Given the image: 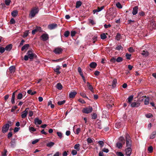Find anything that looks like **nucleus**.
<instances>
[{
  "label": "nucleus",
  "mask_w": 156,
  "mask_h": 156,
  "mask_svg": "<svg viewBox=\"0 0 156 156\" xmlns=\"http://www.w3.org/2000/svg\"><path fill=\"white\" fill-rule=\"evenodd\" d=\"M126 147H132V140L129 134H126Z\"/></svg>",
  "instance_id": "2"
},
{
  "label": "nucleus",
  "mask_w": 156,
  "mask_h": 156,
  "mask_svg": "<svg viewBox=\"0 0 156 156\" xmlns=\"http://www.w3.org/2000/svg\"><path fill=\"white\" fill-rule=\"evenodd\" d=\"M119 142H121L123 144H125V140L123 136H120L119 138Z\"/></svg>",
  "instance_id": "23"
},
{
  "label": "nucleus",
  "mask_w": 156,
  "mask_h": 156,
  "mask_svg": "<svg viewBox=\"0 0 156 156\" xmlns=\"http://www.w3.org/2000/svg\"><path fill=\"white\" fill-rule=\"evenodd\" d=\"M18 11L16 10H14L11 12L12 16L14 17H16L18 15Z\"/></svg>",
  "instance_id": "19"
},
{
  "label": "nucleus",
  "mask_w": 156,
  "mask_h": 156,
  "mask_svg": "<svg viewBox=\"0 0 156 156\" xmlns=\"http://www.w3.org/2000/svg\"><path fill=\"white\" fill-rule=\"evenodd\" d=\"M77 92L76 91L71 92L69 95V97L70 98H73L76 94Z\"/></svg>",
  "instance_id": "14"
},
{
  "label": "nucleus",
  "mask_w": 156,
  "mask_h": 156,
  "mask_svg": "<svg viewBox=\"0 0 156 156\" xmlns=\"http://www.w3.org/2000/svg\"><path fill=\"white\" fill-rule=\"evenodd\" d=\"M87 86L89 89L92 92H93V86L91 85L89 82H87Z\"/></svg>",
  "instance_id": "22"
},
{
  "label": "nucleus",
  "mask_w": 156,
  "mask_h": 156,
  "mask_svg": "<svg viewBox=\"0 0 156 156\" xmlns=\"http://www.w3.org/2000/svg\"><path fill=\"white\" fill-rule=\"evenodd\" d=\"M110 62L112 63H115L116 61V58L114 57L110 59Z\"/></svg>",
  "instance_id": "46"
},
{
  "label": "nucleus",
  "mask_w": 156,
  "mask_h": 156,
  "mask_svg": "<svg viewBox=\"0 0 156 156\" xmlns=\"http://www.w3.org/2000/svg\"><path fill=\"white\" fill-rule=\"evenodd\" d=\"M58 26L57 24L56 23H51L48 26V28L50 30H52L56 28Z\"/></svg>",
  "instance_id": "8"
},
{
  "label": "nucleus",
  "mask_w": 156,
  "mask_h": 156,
  "mask_svg": "<svg viewBox=\"0 0 156 156\" xmlns=\"http://www.w3.org/2000/svg\"><path fill=\"white\" fill-rule=\"evenodd\" d=\"M99 145L101 146V147H102L104 146V142L102 141H99L98 142Z\"/></svg>",
  "instance_id": "52"
},
{
  "label": "nucleus",
  "mask_w": 156,
  "mask_h": 156,
  "mask_svg": "<svg viewBox=\"0 0 156 156\" xmlns=\"http://www.w3.org/2000/svg\"><path fill=\"white\" fill-rule=\"evenodd\" d=\"M57 134L58 136L60 137V139L62 137V133L61 132H57Z\"/></svg>",
  "instance_id": "59"
},
{
  "label": "nucleus",
  "mask_w": 156,
  "mask_h": 156,
  "mask_svg": "<svg viewBox=\"0 0 156 156\" xmlns=\"http://www.w3.org/2000/svg\"><path fill=\"white\" fill-rule=\"evenodd\" d=\"M100 36L101 38L103 40L107 38V37L105 33H103Z\"/></svg>",
  "instance_id": "38"
},
{
  "label": "nucleus",
  "mask_w": 156,
  "mask_h": 156,
  "mask_svg": "<svg viewBox=\"0 0 156 156\" xmlns=\"http://www.w3.org/2000/svg\"><path fill=\"white\" fill-rule=\"evenodd\" d=\"M70 34V32L69 31H66L64 33V36L65 37H68Z\"/></svg>",
  "instance_id": "37"
},
{
  "label": "nucleus",
  "mask_w": 156,
  "mask_h": 156,
  "mask_svg": "<svg viewBox=\"0 0 156 156\" xmlns=\"http://www.w3.org/2000/svg\"><path fill=\"white\" fill-rule=\"evenodd\" d=\"M122 48V47L121 45H117V47L115 48V49L118 50H119L120 49Z\"/></svg>",
  "instance_id": "57"
},
{
  "label": "nucleus",
  "mask_w": 156,
  "mask_h": 156,
  "mask_svg": "<svg viewBox=\"0 0 156 156\" xmlns=\"http://www.w3.org/2000/svg\"><path fill=\"white\" fill-rule=\"evenodd\" d=\"M11 147H13L15 145V140H12L11 142Z\"/></svg>",
  "instance_id": "55"
},
{
  "label": "nucleus",
  "mask_w": 156,
  "mask_h": 156,
  "mask_svg": "<svg viewBox=\"0 0 156 156\" xmlns=\"http://www.w3.org/2000/svg\"><path fill=\"white\" fill-rule=\"evenodd\" d=\"M131 54H129L128 53H126V59L128 60H130L131 59Z\"/></svg>",
  "instance_id": "47"
},
{
  "label": "nucleus",
  "mask_w": 156,
  "mask_h": 156,
  "mask_svg": "<svg viewBox=\"0 0 156 156\" xmlns=\"http://www.w3.org/2000/svg\"><path fill=\"white\" fill-rule=\"evenodd\" d=\"M63 51V50L61 48L57 47L55 48L53 52L56 54H61Z\"/></svg>",
  "instance_id": "5"
},
{
  "label": "nucleus",
  "mask_w": 156,
  "mask_h": 156,
  "mask_svg": "<svg viewBox=\"0 0 156 156\" xmlns=\"http://www.w3.org/2000/svg\"><path fill=\"white\" fill-rule=\"evenodd\" d=\"M5 48L3 47H0V52L2 53H3L5 51Z\"/></svg>",
  "instance_id": "63"
},
{
  "label": "nucleus",
  "mask_w": 156,
  "mask_h": 156,
  "mask_svg": "<svg viewBox=\"0 0 156 156\" xmlns=\"http://www.w3.org/2000/svg\"><path fill=\"white\" fill-rule=\"evenodd\" d=\"M39 12V9L38 8L34 7L30 11V15L31 18L34 17L35 15L37 13Z\"/></svg>",
  "instance_id": "3"
},
{
  "label": "nucleus",
  "mask_w": 156,
  "mask_h": 156,
  "mask_svg": "<svg viewBox=\"0 0 156 156\" xmlns=\"http://www.w3.org/2000/svg\"><path fill=\"white\" fill-rule=\"evenodd\" d=\"M60 69L59 66H57L56 68L54 69V70L55 72L56 73V74L58 75L60 73V72L59 71V70Z\"/></svg>",
  "instance_id": "17"
},
{
  "label": "nucleus",
  "mask_w": 156,
  "mask_h": 156,
  "mask_svg": "<svg viewBox=\"0 0 156 156\" xmlns=\"http://www.w3.org/2000/svg\"><path fill=\"white\" fill-rule=\"evenodd\" d=\"M42 122V121L39 119L38 118H36L34 119V123L36 125L37 124L40 125L41 124Z\"/></svg>",
  "instance_id": "12"
},
{
  "label": "nucleus",
  "mask_w": 156,
  "mask_h": 156,
  "mask_svg": "<svg viewBox=\"0 0 156 156\" xmlns=\"http://www.w3.org/2000/svg\"><path fill=\"white\" fill-rule=\"evenodd\" d=\"M149 103V99L148 98L145 99L144 100V104L145 105H147Z\"/></svg>",
  "instance_id": "53"
},
{
  "label": "nucleus",
  "mask_w": 156,
  "mask_h": 156,
  "mask_svg": "<svg viewBox=\"0 0 156 156\" xmlns=\"http://www.w3.org/2000/svg\"><path fill=\"white\" fill-rule=\"evenodd\" d=\"M64 58H59V59H56V60L53 59V60H52V61L53 62H60V61H62L64 59Z\"/></svg>",
  "instance_id": "40"
},
{
  "label": "nucleus",
  "mask_w": 156,
  "mask_h": 156,
  "mask_svg": "<svg viewBox=\"0 0 156 156\" xmlns=\"http://www.w3.org/2000/svg\"><path fill=\"white\" fill-rule=\"evenodd\" d=\"M93 108L91 107L88 106L87 107L83 108L82 110V112L83 113L88 114L91 112Z\"/></svg>",
  "instance_id": "4"
},
{
  "label": "nucleus",
  "mask_w": 156,
  "mask_h": 156,
  "mask_svg": "<svg viewBox=\"0 0 156 156\" xmlns=\"http://www.w3.org/2000/svg\"><path fill=\"white\" fill-rule=\"evenodd\" d=\"M16 68L14 66H12L9 68V70L11 73H14L15 71Z\"/></svg>",
  "instance_id": "20"
},
{
  "label": "nucleus",
  "mask_w": 156,
  "mask_h": 156,
  "mask_svg": "<svg viewBox=\"0 0 156 156\" xmlns=\"http://www.w3.org/2000/svg\"><path fill=\"white\" fill-rule=\"evenodd\" d=\"M121 124L120 122L116 123L115 126L117 128H119L121 127Z\"/></svg>",
  "instance_id": "58"
},
{
  "label": "nucleus",
  "mask_w": 156,
  "mask_h": 156,
  "mask_svg": "<svg viewBox=\"0 0 156 156\" xmlns=\"http://www.w3.org/2000/svg\"><path fill=\"white\" fill-rule=\"evenodd\" d=\"M29 129L30 132H34L36 131V129L35 128H34L33 127H30V126L29 127Z\"/></svg>",
  "instance_id": "51"
},
{
  "label": "nucleus",
  "mask_w": 156,
  "mask_h": 156,
  "mask_svg": "<svg viewBox=\"0 0 156 156\" xmlns=\"http://www.w3.org/2000/svg\"><path fill=\"white\" fill-rule=\"evenodd\" d=\"M140 105V103L137 102H133L131 104V106L132 107H137Z\"/></svg>",
  "instance_id": "11"
},
{
  "label": "nucleus",
  "mask_w": 156,
  "mask_h": 156,
  "mask_svg": "<svg viewBox=\"0 0 156 156\" xmlns=\"http://www.w3.org/2000/svg\"><path fill=\"white\" fill-rule=\"evenodd\" d=\"M117 7L119 9H121L122 8V5L119 2H117L116 4Z\"/></svg>",
  "instance_id": "49"
},
{
  "label": "nucleus",
  "mask_w": 156,
  "mask_h": 156,
  "mask_svg": "<svg viewBox=\"0 0 156 156\" xmlns=\"http://www.w3.org/2000/svg\"><path fill=\"white\" fill-rule=\"evenodd\" d=\"M96 127L99 129H102L101 125L100 122H98L95 125Z\"/></svg>",
  "instance_id": "30"
},
{
  "label": "nucleus",
  "mask_w": 156,
  "mask_h": 156,
  "mask_svg": "<svg viewBox=\"0 0 156 156\" xmlns=\"http://www.w3.org/2000/svg\"><path fill=\"white\" fill-rule=\"evenodd\" d=\"M11 2L10 0H5V5L7 6L9 5Z\"/></svg>",
  "instance_id": "50"
},
{
  "label": "nucleus",
  "mask_w": 156,
  "mask_h": 156,
  "mask_svg": "<svg viewBox=\"0 0 156 156\" xmlns=\"http://www.w3.org/2000/svg\"><path fill=\"white\" fill-rule=\"evenodd\" d=\"M94 139H91L90 138H88L87 139V141L88 143V144L89 145L90 144H91L93 143Z\"/></svg>",
  "instance_id": "34"
},
{
  "label": "nucleus",
  "mask_w": 156,
  "mask_h": 156,
  "mask_svg": "<svg viewBox=\"0 0 156 156\" xmlns=\"http://www.w3.org/2000/svg\"><path fill=\"white\" fill-rule=\"evenodd\" d=\"M97 66V64L95 62H92L90 65V67L92 68H95Z\"/></svg>",
  "instance_id": "27"
},
{
  "label": "nucleus",
  "mask_w": 156,
  "mask_h": 156,
  "mask_svg": "<svg viewBox=\"0 0 156 156\" xmlns=\"http://www.w3.org/2000/svg\"><path fill=\"white\" fill-rule=\"evenodd\" d=\"M125 151L127 156H130L132 152V149L131 147H127L125 149Z\"/></svg>",
  "instance_id": "10"
},
{
  "label": "nucleus",
  "mask_w": 156,
  "mask_h": 156,
  "mask_svg": "<svg viewBox=\"0 0 156 156\" xmlns=\"http://www.w3.org/2000/svg\"><path fill=\"white\" fill-rule=\"evenodd\" d=\"M133 96L131 95L129 96L128 98L126 99L127 102L130 104L131 101H133Z\"/></svg>",
  "instance_id": "16"
},
{
  "label": "nucleus",
  "mask_w": 156,
  "mask_h": 156,
  "mask_svg": "<svg viewBox=\"0 0 156 156\" xmlns=\"http://www.w3.org/2000/svg\"><path fill=\"white\" fill-rule=\"evenodd\" d=\"M29 46L30 44H25L21 48V50L22 51H24V50L26 51L28 49Z\"/></svg>",
  "instance_id": "13"
},
{
  "label": "nucleus",
  "mask_w": 156,
  "mask_h": 156,
  "mask_svg": "<svg viewBox=\"0 0 156 156\" xmlns=\"http://www.w3.org/2000/svg\"><path fill=\"white\" fill-rule=\"evenodd\" d=\"M41 37L42 38V40L44 41H45L47 40L49 38L48 35L47 34H44L41 35Z\"/></svg>",
  "instance_id": "9"
},
{
  "label": "nucleus",
  "mask_w": 156,
  "mask_h": 156,
  "mask_svg": "<svg viewBox=\"0 0 156 156\" xmlns=\"http://www.w3.org/2000/svg\"><path fill=\"white\" fill-rule=\"evenodd\" d=\"M71 154L73 155H76L77 154V151L75 150H73L71 152Z\"/></svg>",
  "instance_id": "61"
},
{
  "label": "nucleus",
  "mask_w": 156,
  "mask_h": 156,
  "mask_svg": "<svg viewBox=\"0 0 156 156\" xmlns=\"http://www.w3.org/2000/svg\"><path fill=\"white\" fill-rule=\"evenodd\" d=\"M145 115L146 117L148 118H151L153 116L152 115L151 113L147 114Z\"/></svg>",
  "instance_id": "60"
},
{
  "label": "nucleus",
  "mask_w": 156,
  "mask_h": 156,
  "mask_svg": "<svg viewBox=\"0 0 156 156\" xmlns=\"http://www.w3.org/2000/svg\"><path fill=\"white\" fill-rule=\"evenodd\" d=\"M97 38L98 37L97 36H94L92 38V40L93 41V42L94 44L95 43V42L97 41Z\"/></svg>",
  "instance_id": "44"
},
{
  "label": "nucleus",
  "mask_w": 156,
  "mask_h": 156,
  "mask_svg": "<svg viewBox=\"0 0 156 156\" xmlns=\"http://www.w3.org/2000/svg\"><path fill=\"white\" fill-rule=\"evenodd\" d=\"M63 87L60 83H58L56 85V88L59 90H61L62 89Z\"/></svg>",
  "instance_id": "31"
},
{
  "label": "nucleus",
  "mask_w": 156,
  "mask_h": 156,
  "mask_svg": "<svg viewBox=\"0 0 156 156\" xmlns=\"http://www.w3.org/2000/svg\"><path fill=\"white\" fill-rule=\"evenodd\" d=\"M117 83L116 79H114L112 81V86L113 87H115L116 86Z\"/></svg>",
  "instance_id": "25"
},
{
  "label": "nucleus",
  "mask_w": 156,
  "mask_h": 156,
  "mask_svg": "<svg viewBox=\"0 0 156 156\" xmlns=\"http://www.w3.org/2000/svg\"><path fill=\"white\" fill-rule=\"evenodd\" d=\"M141 54L142 55L147 56L148 55L149 53L148 51L145 50H143L142 51Z\"/></svg>",
  "instance_id": "28"
},
{
  "label": "nucleus",
  "mask_w": 156,
  "mask_h": 156,
  "mask_svg": "<svg viewBox=\"0 0 156 156\" xmlns=\"http://www.w3.org/2000/svg\"><path fill=\"white\" fill-rule=\"evenodd\" d=\"M42 31V28L41 27L36 26L35 29L33 30L32 31V34L33 35H34L35 33L37 32H41Z\"/></svg>",
  "instance_id": "6"
},
{
  "label": "nucleus",
  "mask_w": 156,
  "mask_h": 156,
  "mask_svg": "<svg viewBox=\"0 0 156 156\" xmlns=\"http://www.w3.org/2000/svg\"><path fill=\"white\" fill-rule=\"evenodd\" d=\"M26 55L24 56V60L25 61H27L29 58L30 60L34 58H37V56L34 52V51L32 50H28L26 54Z\"/></svg>",
  "instance_id": "1"
},
{
  "label": "nucleus",
  "mask_w": 156,
  "mask_h": 156,
  "mask_svg": "<svg viewBox=\"0 0 156 156\" xmlns=\"http://www.w3.org/2000/svg\"><path fill=\"white\" fill-rule=\"evenodd\" d=\"M55 144V143L51 142L47 144L46 146L48 147H52Z\"/></svg>",
  "instance_id": "33"
},
{
  "label": "nucleus",
  "mask_w": 156,
  "mask_h": 156,
  "mask_svg": "<svg viewBox=\"0 0 156 156\" xmlns=\"http://www.w3.org/2000/svg\"><path fill=\"white\" fill-rule=\"evenodd\" d=\"M23 97V94L21 93H20L17 96V99H22Z\"/></svg>",
  "instance_id": "43"
},
{
  "label": "nucleus",
  "mask_w": 156,
  "mask_h": 156,
  "mask_svg": "<svg viewBox=\"0 0 156 156\" xmlns=\"http://www.w3.org/2000/svg\"><path fill=\"white\" fill-rule=\"evenodd\" d=\"M23 113L21 115V116L22 118H24L27 117V112H23Z\"/></svg>",
  "instance_id": "42"
},
{
  "label": "nucleus",
  "mask_w": 156,
  "mask_h": 156,
  "mask_svg": "<svg viewBox=\"0 0 156 156\" xmlns=\"http://www.w3.org/2000/svg\"><path fill=\"white\" fill-rule=\"evenodd\" d=\"M153 147L152 146L149 147L148 148V150L150 153H151L153 151Z\"/></svg>",
  "instance_id": "41"
},
{
  "label": "nucleus",
  "mask_w": 156,
  "mask_h": 156,
  "mask_svg": "<svg viewBox=\"0 0 156 156\" xmlns=\"http://www.w3.org/2000/svg\"><path fill=\"white\" fill-rule=\"evenodd\" d=\"M97 117V115L95 113H93L92 115V118L93 119H95Z\"/></svg>",
  "instance_id": "56"
},
{
  "label": "nucleus",
  "mask_w": 156,
  "mask_h": 156,
  "mask_svg": "<svg viewBox=\"0 0 156 156\" xmlns=\"http://www.w3.org/2000/svg\"><path fill=\"white\" fill-rule=\"evenodd\" d=\"M123 59L121 57H119L116 59V62H120L122 61Z\"/></svg>",
  "instance_id": "36"
},
{
  "label": "nucleus",
  "mask_w": 156,
  "mask_h": 156,
  "mask_svg": "<svg viewBox=\"0 0 156 156\" xmlns=\"http://www.w3.org/2000/svg\"><path fill=\"white\" fill-rule=\"evenodd\" d=\"M17 107L16 106H13L12 107L11 109V112H13L15 111V110L17 109Z\"/></svg>",
  "instance_id": "64"
},
{
  "label": "nucleus",
  "mask_w": 156,
  "mask_h": 156,
  "mask_svg": "<svg viewBox=\"0 0 156 156\" xmlns=\"http://www.w3.org/2000/svg\"><path fill=\"white\" fill-rule=\"evenodd\" d=\"M82 3L80 1H78L76 3V8H79L82 5Z\"/></svg>",
  "instance_id": "26"
},
{
  "label": "nucleus",
  "mask_w": 156,
  "mask_h": 156,
  "mask_svg": "<svg viewBox=\"0 0 156 156\" xmlns=\"http://www.w3.org/2000/svg\"><path fill=\"white\" fill-rule=\"evenodd\" d=\"M80 95L83 98H86L88 99H89L86 96V94L84 92H81L80 94Z\"/></svg>",
  "instance_id": "39"
},
{
  "label": "nucleus",
  "mask_w": 156,
  "mask_h": 156,
  "mask_svg": "<svg viewBox=\"0 0 156 156\" xmlns=\"http://www.w3.org/2000/svg\"><path fill=\"white\" fill-rule=\"evenodd\" d=\"M9 128V125L7 124H6L2 127V132L4 133H6L8 130Z\"/></svg>",
  "instance_id": "7"
},
{
  "label": "nucleus",
  "mask_w": 156,
  "mask_h": 156,
  "mask_svg": "<svg viewBox=\"0 0 156 156\" xmlns=\"http://www.w3.org/2000/svg\"><path fill=\"white\" fill-rule=\"evenodd\" d=\"M138 7L137 6H135L133 8V10L132 13L133 15H135L138 12Z\"/></svg>",
  "instance_id": "15"
},
{
  "label": "nucleus",
  "mask_w": 156,
  "mask_h": 156,
  "mask_svg": "<svg viewBox=\"0 0 156 156\" xmlns=\"http://www.w3.org/2000/svg\"><path fill=\"white\" fill-rule=\"evenodd\" d=\"M116 154L117 156H124V154L121 152H117Z\"/></svg>",
  "instance_id": "54"
},
{
  "label": "nucleus",
  "mask_w": 156,
  "mask_h": 156,
  "mask_svg": "<svg viewBox=\"0 0 156 156\" xmlns=\"http://www.w3.org/2000/svg\"><path fill=\"white\" fill-rule=\"evenodd\" d=\"M80 145L79 144H76L74 145V148L76 149L77 151H79L80 150Z\"/></svg>",
  "instance_id": "35"
},
{
  "label": "nucleus",
  "mask_w": 156,
  "mask_h": 156,
  "mask_svg": "<svg viewBox=\"0 0 156 156\" xmlns=\"http://www.w3.org/2000/svg\"><path fill=\"white\" fill-rule=\"evenodd\" d=\"M156 134V131H154L152 133H151V135H150V138L151 139H153L154 138L155 136V135Z\"/></svg>",
  "instance_id": "29"
},
{
  "label": "nucleus",
  "mask_w": 156,
  "mask_h": 156,
  "mask_svg": "<svg viewBox=\"0 0 156 156\" xmlns=\"http://www.w3.org/2000/svg\"><path fill=\"white\" fill-rule=\"evenodd\" d=\"M76 32L75 31H71V35L72 37H73L75 36Z\"/></svg>",
  "instance_id": "62"
},
{
  "label": "nucleus",
  "mask_w": 156,
  "mask_h": 156,
  "mask_svg": "<svg viewBox=\"0 0 156 156\" xmlns=\"http://www.w3.org/2000/svg\"><path fill=\"white\" fill-rule=\"evenodd\" d=\"M123 145V144L121 142H119L116 143V146L119 149H121Z\"/></svg>",
  "instance_id": "24"
},
{
  "label": "nucleus",
  "mask_w": 156,
  "mask_h": 156,
  "mask_svg": "<svg viewBox=\"0 0 156 156\" xmlns=\"http://www.w3.org/2000/svg\"><path fill=\"white\" fill-rule=\"evenodd\" d=\"M7 152V151L6 149H4L3 152H2V156H6V153Z\"/></svg>",
  "instance_id": "48"
},
{
  "label": "nucleus",
  "mask_w": 156,
  "mask_h": 156,
  "mask_svg": "<svg viewBox=\"0 0 156 156\" xmlns=\"http://www.w3.org/2000/svg\"><path fill=\"white\" fill-rule=\"evenodd\" d=\"M12 44H10L7 45L5 48L6 51H10L12 49Z\"/></svg>",
  "instance_id": "21"
},
{
  "label": "nucleus",
  "mask_w": 156,
  "mask_h": 156,
  "mask_svg": "<svg viewBox=\"0 0 156 156\" xmlns=\"http://www.w3.org/2000/svg\"><path fill=\"white\" fill-rule=\"evenodd\" d=\"M27 93L28 94H30L31 95H33L36 94L37 92L35 91L32 92L31 90H29L27 91Z\"/></svg>",
  "instance_id": "32"
},
{
  "label": "nucleus",
  "mask_w": 156,
  "mask_h": 156,
  "mask_svg": "<svg viewBox=\"0 0 156 156\" xmlns=\"http://www.w3.org/2000/svg\"><path fill=\"white\" fill-rule=\"evenodd\" d=\"M66 102L65 100H63L61 101H58V104L59 105H61L64 104Z\"/></svg>",
  "instance_id": "45"
},
{
  "label": "nucleus",
  "mask_w": 156,
  "mask_h": 156,
  "mask_svg": "<svg viewBox=\"0 0 156 156\" xmlns=\"http://www.w3.org/2000/svg\"><path fill=\"white\" fill-rule=\"evenodd\" d=\"M16 92V91L14 92L12 94V97L11 101L12 104H14L15 103V94Z\"/></svg>",
  "instance_id": "18"
}]
</instances>
